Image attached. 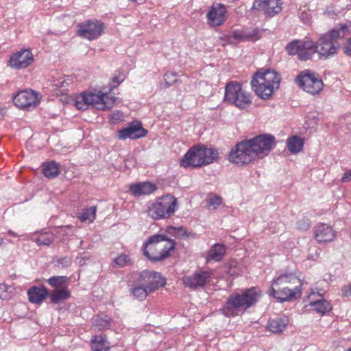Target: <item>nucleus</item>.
<instances>
[{"label": "nucleus", "mask_w": 351, "mask_h": 351, "mask_svg": "<svg viewBox=\"0 0 351 351\" xmlns=\"http://www.w3.org/2000/svg\"><path fill=\"white\" fill-rule=\"evenodd\" d=\"M94 326L98 330H105L110 326V320L108 319L97 318L95 319Z\"/></svg>", "instance_id": "nucleus-41"}, {"label": "nucleus", "mask_w": 351, "mask_h": 351, "mask_svg": "<svg viewBox=\"0 0 351 351\" xmlns=\"http://www.w3.org/2000/svg\"><path fill=\"white\" fill-rule=\"evenodd\" d=\"M29 300L34 304L43 302L49 295L48 290L45 287H32L27 292Z\"/></svg>", "instance_id": "nucleus-26"}, {"label": "nucleus", "mask_w": 351, "mask_h": 351, "mask_svg": "<svg viewBox=\"0 0 351 351\" xmlns=\"http://www.w3.org/2000/svg\"><path fill=\"white\" fill-rule=\"evenodd\" d=\"M147 131L142 128L140 123H132L127 128L120 130L117 136L119 139H137L146 135Z\"/></svg>", "instance_id": "nucleus-22"}, {"label": "nucleus", "mask_w": 351, "mask_h": 351, "mask_svg": "<svg viewBox=\"0 0 351 351\" xmlns=\"http://www.w3.org/2000/svg\"><path fill=\"white\" fill-rule=\"evenodd\" d=\"M247 141L256 160L267 156L275 145V137L269 134L258 135Z\"/></svg>", "instance_id": "nucleus-10"}, {"label": "nucleus", "mask_w": 351, "mask_h": 351, "mask_svg": "<svg viewBox=\"0 0 351 351\" xmlns=\"http://www.w3.org/2000/svg\"><path fill=\"white\" fill-rule=\"evenodd\" d=\"M34 62V57L29 49H23L10 56L7 65L16 70L26 69Z\"/></svg>", "instance_id": "nucleus-15"}, {"label": "nucleus", "mask_w": 351, "mask_h": 351, "mask_svg": "<svg viewBox=\"0 0 351 351\" xmlns=\"http://www.w3.org/2000/svg\"><path fill=\"white\" fill-rule=\"evenodd\" d=\"M8 234L9 235H10V236L14 237H18V234L16 232H14L12 230H8Z\"/></svg>", "instance_id": "nucleus-51"}, {"label": "nucleus", "mask_w": 351, "mask_h": 351, "mask_svg": "<svg viewBox=\"0 0 351 351\" xmlns=\"http://www.w3.org/2000/svg\"><path fill=\"white\" fill-rule=\"evenodd\" d=\"M164 77H165V80H167L171 77H172L173 79L171 81L172 82L176 81V75L173 73H166Z\"/></svg>", "instance_id": "nucleus-50"}, {"label": "nucleus", "mask_w": 351, "mask_h": 351, "mask_svg": "<svg viewBox=\"0 0 351 351\" xmlns=\"http://www.w3.org/2000/svg\"><path fill=\"white\" fill-rule=\"evenodd\" d=\"M260 297L261 292L256 287L232 294L222 308V313L228 317L241 315L247 308L254 306Z\"/></svg>", "instance_id": "nucleus-2"}, {"label": "nucleus", "mask_w": 351, "mask_h": 351, "mask_svg": "<svg viewBox=\"0 0 351 351\" xmlns=\"http://www.w3.org/2000/svg\"><path fill=\"white\" fill-rule=\"evenodd\" d=\"M48 283L53 287L58 289L65 288L68 282V278L66 276H53L48 279Z\"/></svg>", "instance_id": "nucleus-37"}, {"label": "nucleus", "mask_w": 351, "mask_h": 351, "mask_svg": "<svg viewBox=\"0 0 351 351\" xmlns=\"http://www.w3.org/2000/svg\"><path fill=\"white\" fill-rule=\"evenodd\" d=\"M91 345L93 351H108L110 348V343L102 335L95 336Z\"/></svg>", "instance_id": "nucleus-30"}, {"label": "nucleus", "mask_w": 351, "mask_h": 351, "mask_svg": "<svg viewBox=\"0 0 351 351\" xmlns=\"http://www.w3.org/2000/svg\"><path fill=\"white\" fill-rule=\"evenodd\" d=\"M325 293V291L324 289H319L317 288L312 289L311 292L308 295L309 300H315L314 297L316 295L318 297L317 299H323V296Z\"/></svg>", "instance_id": "nucleus-43"}, {"label": "nucleus", "mask_w": 351, "mask_h": 351, "mask_svg": "<svg viewBox=\"0 0 351 351\" xmlns=\"http://www.w3.org/2000/svg\"><path fill=\"white\" fill-rule=\"evenodd\" d=\"M226 253L225 246L221 244H215L208 252L206 258L207 261H219Z\"/></svg>", "instance_id": "nucleus-29"}, {"label": "nucleus", "mask_w": 351, "mask_h": 351, "mask_svg": "<svg viewBox=\"0 0 351 351\" xmlns=\"http://www.w3.org/2000/svg\"><path fill=\"white\" fill-rule=\"evenodd\" d=\"M130 291L135 298L139 300H144L147 295L150 293V292L147 290L145 285H134L130 289Z\"/></svg>", "instance_id": "nucleus-36"}, {"label": "nucleus", "mask_w": 351, "mask_h": 351, "mask_svg": "<svg viewBox=\"0 0 351 351\" xmlns=\"http://www.w3.org/2000/svg\"><path fill=\"white\" fill-rule=\"evenodd\" d=\"M55 236L52 232H40L34 241L38 245L49 246L54 240Z\"/></svg>", "instance_id": "nucleus-35"}, {"label": "nucleus", "mask_w": 351, "mask_h": 351, "mask_svg": "<svg viewBox=\"0 0 351 351\" xmlns=\"http://www.w3.org/2000/svg\"><path fill=\"white\" fill-rule=\"evenodd\" d=\"M309 300V304L305 306L308 311H313L321 315H324L332 309L330 302L326 300L315 299Z\"/></svg>", "instance_id": "nucleus-24"}, {"label": "nucleus", "mask_w": 351, "mask_h": 351, "mask_svg": "<svg viewBox=\"0 0 351 351\" xmlns=\"http://www.w3.org/2000/svg\"><path fill=\"white\" fill-rule=\"evenodd\" d=\"M226 12L227 10L223 4L217 3L212 5L206 14L208 25L210 27L221 25L226 20Z\"/></svg>", "instance_id": "nucleus-18"}, {"label": "nucleus", "mask_w": 351, "mask_h": 351, "mask_svg": "<svg viewBox=\"0 0 351 351\" xmlns=\"http://www.w3.org/2000/svg\"><path fill=\"white\" fill-rule=\"evenodd\" d=\"M70 80H63L60 82H54L52 84V88L53 90L56 91V94H64V91L67 90L70 84Z\"/></svg>", "instance_id": "nucleus-38"}, {"label": "nucleus", "mask_w": 351, "mask_h": 351, "mask_svg": "<svg viewBox=\"0 0 351 351\" xmlns=\"http://www.w3.org/2000/svg\"><path fill=\"white\" fill-rule=\"evenodd\" d=\"M116 100L115 97H110L108 94L101 91L84 92L75 97L74 105L77 109L82 110H87L90 107L97 110H106L111 108Z\"/></svg>", "instance_id": "nucleus-6"}, {"label": "nucleus", "mask_w": 351, "mask_h": 351, "mask_svg": "<svg viewBox=\"0 0 351 351\" xmlns=\"http://www.w3.org/2000/svg\"><path fill=\"white\" fill-rule=\"evenodd\" d=\"M346 351H351V348L348 349V350H346Z\"/></svg>", "instance_id": "nucleus-53"}, {"label": "nucleus", "mask_w": 351, "mask_h": 351, "mask_svg": "<svg viewBox=\"0 0 351 351\" xmlns=\"http://www.w3.org/2000/svg\"><path fill=\"white\" fill-rule=\"evenodd\" d=\"M97 207L96 206H90L89 208H86V210L80 213L78 215V218L82 222H93L96 216Z\"/></svg>", "instance_id": "nucleus-34"}, {"label": "nucleus", "mask_w": 351, "mask_h": 351, "mask_svg": "<svg viewBox=\"0 0 351 351\" xmlns=\"http://www.w3.org/2000/svg\"><path fill=\"white\" fill-rule=\"evenodd\" d=\"M222 203V199L219 196L211 195L206 199V204L210 210L217 209Z\"/></svg>", "instance_id": "nucleus-39"}, {"label": "nucleus", "mask_w": 351, "mask_h": 351, "mask_svg": "<svg viewBox=\"0 0 351 351\" xmlns=\"http://www.w3.org/2000/svg\"><path fill=\"white\" fill-rule=\"evenodd\" d=\"M269 294L280 302H285L297 299L300 296L301 292L291 287L271 285Z\"/></svg>", "instance_id": "nucleus-17"}, {"label": "nucleus", "mask_w": 351, "mask_h": 351, "mask_svg": "<svg viewBox=\"0 0 351 351\" xmlns=\"http://www.w3.org/2000/svg\"><path fill=\"white\" fill-rule=\"evenodd\" d=\"M113 263L117 267H123L131 263V260L128 255L121 254L114 259Z\"/></svg>", "instance_id": "nucleus-40"}, {"label": "nucleus", "mask_w": 351, "mask_h": 351, "mask_svg": "<svg viewBox=\"0 0 351 351\" xmlns=\"http://www.w3.org/2000/svg\"><path fill=\"white\" fill-rule=\"evenodd\" d=\"M139 280L145 284L147 290L150 293L155 291L166 284L165 279L162 277L160 273L149 270L143 271L139 275Z\"/></svg>", "instance_id": "nucleus-16"}, {"label": "nucleus", "mask_w": 351, "mask_h": 351, "mask_svg": "<svg viewBox=\"0 0 351 351\" xmlns=\"http://www.w3.org/2000/svg\"><path fill=\"white\" fill-rule=\"evenodd\" d=\"M211 277V272L207 271H199L193 274L183 278L184 284L193 289L203 287Z\"/></svg>", "instance_id": "nucleus-20"}, {"label": "nucleus", "mask_w": 351, "mask_h": 351, "mask_svg": "<svg viewBox=\"0 0 351 351\" xmlns=\"http://www.w3.org/2000/svg\"><path fill=\"white\" fill-rule=\"evenodd\" d=\"M14 104L22 109L31 110L36 108L39 102V95L32 90H24L19 92L14 97Z\"/></svg>", "instance_id": "nucleus-14"}, {"label": "nucleus", "mask_w": 351, "mask_h": 351, "mask_svg": "<svg viewBox=\"0 0 351 351\" xmlns=\"http://www.w3.org/2000/svg\"><path fill=\"white\" fill-rule=\"evenodd\" d=\"M225 100L241 109L248 108L252 103L250 94L241 84L230 82L226 86Z\"/></svg>", "instance_id": "nucleus-8"}, {"label": "nucleus", "mask_w": 351, "mask_h": 351, "mask_svg": "<svg viewBox=\"0 0 351 351\" xmlns=\"http://www.w3.org/2000/svg\"><path fill=\"white\" fill-rule=\"evenodd\" d=\"M43 171L46 177L55 178L60 173V166L56 162L51 161L43 165Z\"/></svg>", "instance_id": "nucleus-32"}, {"label": "nucleus", "mask_w": 351, "mask_h": 351, "mask_svg": "<svg viewBox=\"0 0 351 351\" xmlns=\"http://www.w3.org/2000/svg\"><path fill=\"white\" fill-rule=\"evenodd\" d=\"M277 285L291 287L301 292L302 282L298 277L292 273L280 274L274 279L272 282V286L277 287Z\"/></svg>", "instance_id": "nucleus-23"}, {"label": "nucleus", "mask_w": 351, "mask_h": 351, "mask_svg": "<svg viewBox=\"0 0 351 351\" xmlns=\"http://www.w3.org/2000/svg\"><path fill=\"white\" fill-rule=\"evenodd\" d=\"M295 82L301 89L313 95L319 93L324 86L319 75L310 70L301 71L296 76Z\"/></svg>", "instance_id": "nucleus-9"}, {"label": "nucleus", "mask_w": 351, "mask_h": 351, "mask_svg": "<svg viewBox=\"0 0 351 351\" xmlns=\"http://www.w3.org/2000/svg\"><path fill=\"white\" fill-rule=\"evenodd\" d=\"M103 22L97 19H88L77 25L78 35L86 40L97 39L104 32Z\"/></svg>", "instance_id": "nucleus-12"}, {"label": "nucleus", "mask_w": 351, "mask_h": 351, "mask_svg": "<svg viewBox=\"0 0 351 351\" xmlns=\"http://www.w3.org/2000/svg\"><path fill=\"white\" fill-rule=\"evenodd\" d=\"M343 49L344 53H346L347 56H351V37L347 40Z\"/></svg>", "instance_id": "nucleus-47"}, {"label": "nucleus", "mask_w": 351, "mask_h": 351, "mask_svg": "<svg viewBox=\"0 0 351 351\" xmlns=\"http://www.w3.org/2000/svg\"><path fill=\"white\" fill-rule=\"evenodd\" d=\"M289 323V319L287 317H277L269 321L267 324L268 330L274 333L282 332Z\"/></svg>", "instance_id": "nucleus-27"}, {"label": "nucleus", "mask_w": 351, "mask_h": 351, "mask_svg": "<svg viewBox=\"0 0 351 351\" xmlns=\"http://www.w3.org/2000/svg\"><path fill=\"white\" fill-rule=\"evenodd\" d=\"M218 156L216 150L202 145L191 147L180 160V166L185 168H198L213 163Z\"/></svg>", "instance_id": "nucleus-5"}, {"label": "nucleus", "mask_w": 351, "mask_h": 351, "mask_svg": "<svg viewBox=\"0 0 351 351\" xmlns=\"http://www.w3.org/2000/svg\"><path fill=\"white\" fill-rule=\"evenodd\" d=\"M280 80L274 70L258 71L251 80V85L259 97L267 99L279 88Z\"/></svg>", "instance_id": "nucleus-3"}, {"label": "nucleus", "mask_w": 351, "mask_h": 351, "mask_svg": "<svg viewBox=\"0 0 351 351\" xmlns=\"http://www.w3.org/2000/svg\"><path fill=\"white\" fill-rule=\"evenodd\" d=\"M313 41L310 39L293 40L286 46V50L289 55L298 56L301 60H306L311 58V49H313Z\"/></svg>", "instance_id": "nucleus-13"}, {"label": "nucleus", "mask_w": 351, "mask_h": 351, "mask_svg": "<svg viewBox=\"0 0 351 351\" xmlns=\"http://www.w3.org/2000/svg\"><path fill=\"white\" fill-rule=\"evenodd\" d=\"M156 190V186L150 182H139L131 184L130 191L134 196L147 195L154 193Z\"/></svg>", "instance_id": "nucleus-25"}, {"label": "nucleus", "mask_w": 351, "mask_h": 351, "mask_svg": "<svg viewBox=\"0 0 351 351\" xmlns=\"http://www.w3.org/2000/svg\"><path fill=\"white\" fill-rule=\"evenodd\" d=\"M175 246L174 241L165 235L154 234L143 244V254L152 261H159L169 256Z\"/></svg>", "instance_id": "nucleus-4"}, {"label": "nucleus", "mask_w": 351, "mask_h": 351, "mask_svg": "<svg viewBox=\"0 0 351 351\" xmlns=\"http://www.w3.org/2000/svg\"><path fill=\"white\" fill-rule=\"evenodd\" d=\"M287 145L290 152L292 154H297L302 149L304 146V141L300 137L298 136H293L287 139Z\"/></svg>", "instance_id": "nucleus-31"}, {"label": "nucleus", "mask_w": 351, "mask_h": 351, "mask_svg": "<svg viewBox=\"0 0 351 351\" xmlns=\"http://www.w3.org/2000/svg\"><path fill=\"white\" fill-rule=\"evenodd\" d=\"M123 114L121 112H119V111L113 112L112 114H111L110 119L113 123L121 121V120H123Z\"/></svg>", "instance_id": "nucleus-46"}, {"label": "nucleus", "mask_w": 351, "mask_h": 351, "mask_svg": "<svg viewBox=\"0 0 351 351\" xmlns=\"http://www.w3.org/2000/svg\"><path fill=\"white\" fill-rule=\"evenodd\" d=\"M311 222L307 218H302L296 223L297 228L300 231H306L311 227Z\"/></svg>", "instance_id": "nucleus-42"}, {"label": "nucleus", "mask_w": 351, "mask_h": 351, "mask_svg": "<svg viewBox=\"0 0 351 351\" xmlns=\"http://www.w3.org/2000/svg\"><path fill=\"white\" fill-rule=\"evenodd\" d=\"M342 295L346 297L351 296V283L344 285L341 288Z\"/></svg>", "instance_id": "nucleus-48"}, {"label": "nucleus", "mask_w": 351, "mask_h": 351, "mask_svg": "<svg viewBox=\"0 0 351 351\" xmlns=\"http://www.w3.org/2000/svg\"><path fill=\"white\" fill-rule=\"evenodd\" d=\"M282 0H256L253 7L263 11L267 16L272 17L282 11Z\"/></svg>", "instance_id": "nucleus-19"}, {"label": "nucleus", "mask_w": 351, "mask_h": 351, "mask_svg": "<svg viewBox=\"0 0 351 351\" xmlns=\"http://www.w3.org/2000/svg\"><path fill=\"white\" fill-rule=\"evenodd\" d=\"M313 230L314 238L319 243L332 242L337 237V232L326 223L317 224Z\"/></svg>", "instance_id": "nucleus-21"}, {"label": "nucleus", "mask_w": 351, "mask_h": 351, "mask_svg": "<svg viewBox=\"0 0 351 351\" xmlns=\"http://www.w3.org/2000/svg\"><path fill=\"white\" fill-rule=\"evenodd\" d=\"M349 32V27L345 24L337 26L330 32L322 34L317 43L313 42V49L310 51L311 56L312 57L315 53L324 59L334 56L340 47L337 40L343 38Z\"/></svg>", "instance_id": "nucleus-1"}, {"label": "nucleus", "mask_w": 351, "mask_h": 351, "mask_svg": "<svg viewBox=\"0 0 351 351\" xmlns=\"http://www.w3.org/2000/svg\"><path fill=\"white\" fill-rule=\"evenodd\" d=\"M178 206L177 199L169 194L158 198L148 205L147 213L154 219H167L173 215Z\"/></svg>", "instance_id": "nucleus-7"}, {"label": "nucleus", "mask_w": 351, "mask_h": 351, "mask_svg": "<svg viewBox=\"0 0 351 351\" xmlns=\"http://www.w3.org/2000/svg\"><path fill=\"white\" fill-rule=\"evenodd\" d=\"M351 180V170L346 172L341 178L342 182H347Z\"/></svg>", "instance_id": "nucleus-49"}, {"label": "nucleus", "mask_w": 351, "mask_h": 351, "mask_svg": "<svg viewBox=\"0 0 351 351\" xmlns=\"http://www.w3.org/2000/svg\"><path fill=\"white\" fill-rule=\"evenodd\" d=\"M124 80V77L121 75H115L112 78V82L110 84V90L116 88L119 84H120Z\"/></svg>", "instance_id": "nucleus-44"}, {"label": "nucleus", "mask_w": 351, "mask_h": 351, "mask_svg": "<svg viewBox=\"0 0 351 351\" xmlns=\"http://www.w3.org/2000/svg\"><path fill=\"white\" fill-rule=\"evenodd\" d=\"M0 290L5 291L6 285L5 284H0Z\"/></svg>", "instance_id": "nucleus-52"}, {"label": "nucleus", "mask_w": 351, "mask_h": 351, "mask_svg": "<svg viewBox=\"0 0 351 351\" xmlns=\"http://www.w3.org/2000/svg\"><path fill=\"white\" fill-rule=\"evenodd\" d=\"M228 160L238 165L249 164L256 160L247 140L241 141L231 149Z\"/></svg>", "instance_id": "nucleus-11"}, {"label": "nucleus", "mask_w": 351, "mask_h": 351, "mask_svg": "<svg viewBox=\"0 0 351 351\" xmlns=\"http://www.w3.org/2000/svg\"><path fill=\"white\" fill-rule=\"evenodd\" d=\"M168 232L171 234H174L176 237H180L186 234V230L182 228H176L170 227L168 228Z\"/></svg>", "instance_id": "nucleus-45"}, {"label": "nucleus", "mask_w": 351, "mask_h": 351, "mask_svg": "<svg viewBox=\"0 0 351 351\" xmlns=\"http://www.w3.org/2000/svg\"><path fill=\"white\" fill-rule=\"evenodd\" d=\"M69 297L70 293L66 288L57 289L50 293L51 301L54 304L67 300Z\"/></svg>", "instance_id": "nucleus-33"}, {"label": "nucleus", "mask_w": 351, "mask_h": 351, "mask_svg": "<svg viewBox=\"0 0 351 351\" xmlns=\"http://www.w3.org/2000/svg\"><path fill=\"white\" fill-rule=\"evenodd\" d=\"M258 34L256 29L252 30H238L236 29L232 32V38L238 42H243L248 40L256 38Z\"/></svg>", "instance_id": "nucleus-28"}]
</instances>
